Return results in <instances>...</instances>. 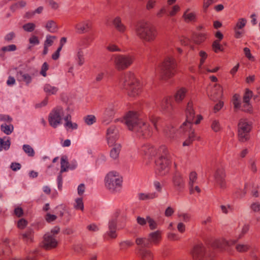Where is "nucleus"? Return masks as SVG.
<instances>
[{"label": "nucleus", "mask_w": 260, "mask_h": 260, "mask_svg": "<svg viewBox=\"0 0 260 260\" xmlns=\"http://www.w3.org/2000/svg\"><path fill=\"white\" fill-rule=\"evenodd\" d=\"M211 127V129L216 133L219 132L221 129L219 121L216 119H214L212 121Z\"/></svg>", "instance_id": "8fccbe9b"}, {"label": "nucleus", "mask_w": 260, "mask_h": 260, "mask_svg": "<svg viewBox=\"0 0 260 260\" xmlns=\"http://www.w3.org/2000/svg\"><path fill=\"white\" fill-rule=\"evenodd\" d=\"M177 63L172 56L166 57L156 69V73L161 81H168L176 74Z\"/></svg>", "instance_id": "7ed1b4c3"}, {"label": "nucleus", "mask_w": 260, "mask_h": 260, "mask_svg": "<svg viewBox=\"0 0 260 260\" xmlns=\"http://www.w3.org/2000/svg\"><path fill=\"white\" fill-rule=\"evenodd\" d=\"M138 37L143 42H151L154 41L156 38L154 34H137Z\"/></svg>", "instance_id": "2f4dec72"}, {"label": "nucleus", "mask_w": 260, "mask_h": 260, "mask_svg": "<svg viewBox=\"0 0 260 260\" xmlns=\"http://www.w3.org/2000/svg\"><path fill=\"white\" fill-rule=\"evenodd\" d=\"M162 232L157 230L150 232L148 236L147 242L149 246L158 245L162 240Z\"/></svg>", "instance_id": "4468645a"}, {"label": "nucleus", "mask_w": 260, "mask_h": 260, "mask_svg": "<svg viewBox=\"0 0 260 260\" xmlns=\"http://www.w3.org/2000/svg\"><path fill=\"white\" fill-rule=\"evenodd\" d=\"M77 30L79 31H90L91 29V24L89 23L82 22L76 25Z\"/></svg>", "instance_id": "58836bf2"}, {"label": "nucleus", "mask_w": 260, "mask_h": 260, "mask_svg": "<svg viewBox=\"0 0 260 260\" xmlns=\"http://www.w3.org/2000/svg\"><path fill=\"white\" fill-rule=\"evenodd\" d=\"M186 121L183 123H189L192 126V123L199 124L203 119L202 116L198 115L195 116V112L193 109V104L192 101H189L187 104L186 108Z\"/></svg>", "instance_id": "9d476101"}, {"label": "nucleus", "mask_w": 260, "mask_h": 260, "mask_svg": "<svg viewBox=\"0 0 260 260\" xmlns=\"http://www.w3.org/2000/svg\"><path fill=\"white\" fill-rule=\"evenodd\" d=\"M74 207L76 210H80L82 211L84 210V204L82 198H78L75 199L74 204Z\"/></svg>", "instance_id": "a18cd8bd"}, {"label": "nucleus", "mask_w": 260, "mask_h": 260, "mask_svg": "<svg viewBox=\"0 0 260 260\" xmlns=\"http://www.w3.org/2000/svg\"><path fill=\"white\" fill-rule=\"evenodd\" d=\"M138 255L141 260H153V254L148 249L140 248L138 250Z\"/></svg>", "instance_id": "412c9836"}, {"label": "nucleus", "mask_w": 260, "mask_h": 260, "mask_svg": "<svg viewBox=\"0 0 260 260\" xmlns=\"http://www.w3.org/2000/svg\"><path fill=\"white\" fill-rule=\"evenodd\" d=\"M22 149L24 152L29 156L33 157L35 152L31 146L29 145L25 144L23 145Z\"/></svg>", "instance_id": "49530a36"}, {"label": "nucleus", "mask_w": 260, "mask_h": 260, "mask_svg": "<svg viewBox=\"0 0 260 260\" xmlns=\"http://www.w3.org/2000/svg\"><path fill=\"white\" fill-rule=\"evenodd\" d=\"M69 110V107L66 109L61 106L54 108L49 113L48 117V121L50 126L53 128H56L61 125Z\"/></svg>", "instance_id": "423d86ee"}, {"label": "nucleus", "mask_w": 260, "mask_h": 260, "mask_svg": "<svg viewBox=\"0 0 260 260\" xmlns=\"http://www.w3.org/2000/svg\"><path fill=\"white\" fill-rule=\"evenodd\" d=\"M197 179V174L195 172H191L189 175L188 185L194 184Z\"/></svg>", "instance_id": "bf43d9fd"}, {"label": "nucleus", "mask_w": 260, "mask_h": 260, "mask_svg": "<svg viewBox=\"0 0 260 260\" xmlns=\"http://www.w3.org/2000/svg\"><path fill=\"white\" fill-rule=\"evenodd\" d=\"M220 208L222 212L224 214H228L233 210V206L230 205H221Z\"/></svg>", "instance_id": "e2e57ef3"}, {"label": "nucleus", "mask_w": 260, "mask_h": 260, "mask_svg": "<svg viewBox=\"0 0 260 260\" xmlns=\"http://www.w3.org/2000/svg\"><path fill=\"white\" fill-rule=\"evenodd\" d=\"M243 53L245 56L251 61H254L255 60V57L252 55L251 53L250 49L248 47H245L243 48Z\"/></svg>", "instance_id": "603ef678"}, {"label": "nucleus", "mask_w": 260, "mask_h": 260, "mask_svg": "<svg viewBox=\"0 0 260 260\" xmlns=\"http://www.w3.org/2000/svg\"><path fill=\"white\" fill-rule=\"evenodd\" d=\"M247 20L245 18H240L238 19L235 27L234 29L235 31L242 29L246 25Z\"/></svg>", "instance_id": "de8ad7c7"}, {"label": "nucleus", "mask_w": 260, "mask_h": 260, "mask_svg": "<svg viewBox=\"0 0 260 260\" xmlns=\"http://www.w3.org/2000/svg\"><path fill=\"white\" fill-rule=\"evenodd\" d=\"M84 120L86 124L90 125L96 122V119L94 115H88L84 117Z\"/></svg>", "instance_id": "5fc2aeb1"}, {"label": "nucleus", "mask_w": 260, "mask_h": 260, "mask_svg": "<svg viewBox=\"0 0 260 260\" xmlns=\"http://www.w3.org/2000/svg\"><path fill=\"white\" fill-rule=\"evenodd\" d=\"M160 110L166 114L171 115L174 112L172 99L171 96L165 97L160 104Z\"/></svg>", "instance_id": "f8f14e48"}, {"label": "nucleus", "mask_w": 260, "mask_h": 260, "mask_svg": "<svg viewBox=\"0 0 260 260\" xmlns=\"http://www.w3.org/2000/svg\"><path fill=\"white\" fill-rule=\"evenodd\" d=\"M71 119L72 116L71 114L69 112L67 113L64 120V123L63 124L64 127L67 131H73L78 128V124L75 122H72Z\"/></svg>", "instance_id": "4be33fe9"}, {"label": "nucleus", "mask_w": 260, "mask_h": 260, "mask_svg": "<svg viewBox=\"0 0 260 260\" xmlns=\"http://www.w3.org/2000/svg\"><path fill=\"white\" fill-rule=\"evenodd\" d=\"M208 94L212 101L220 98L222 95V87L219 84H215L210 91H208Z\"/></svg>", "instance_id": "f3484780"}, {"label": "nucleus", "mask_w": 260, "mask_h": 260, "mask_svg": "<svg viewBox=\"0 0 260 260\" xmlns=\"http://www.w3.org/2000/svg\"><path fill=\"white\" fill-rule=\"evenodd\" d=\"M77 61L79 66H82L84 62L83 52L80 49L78 51L77 53Z\"/></svg>", "instance_id": "69168bd1"}, {"label": "nucleus", "mask_w": 260, "mask_h": 260, "mask_svg": "<svg viewBox=\"0 0 260 260\" xmlns=\"http://www.w3.org/2000/svg\"><path fill=\"white\" fill-rule=\"evenodd\" d=\"M17 78L18 81H23L27 84L30 83L31 81V77L29 74L22 72H19L17 73Z\"/></svg>", "instance_id": "f704fd0d"}, {"label": "nucleus", "mask_w": 260, "mask_h": 260, "mask_svg": "<svg viewBox=\"0 0 260 260\" xmlns=\"http://www.w3.org/2000/svg\"><path fill=\"white\" fill-rule=\"evenodd\" d=\"M250 246L247 244H238L236 246L237 250L240 252H244L248 251Z\"/></svg>", "instance_id": "4d7b16f0"}, {"label": "nucleus", "mask_w": 260, "mask_h": 260, "mask_svg": "<svg viewBox=\"0 0 260 260\" xmlns=\"http://www.w3.org/2000/svg\"><path fill=\"white\" fill-rule=\"evenodd\" d=\"M188 90V88L185 87L178 88L174 95L176 102L179 103L182 102L186 97Z\"/></svg>", "instance_id": "aec40b11"}, {"label": "nucleus", "mask_w": 260, "mask_h": 260, "mask_svg": "<svg viewBox=\"0 0 260 260\" xmlns=\"http://www.w3.org/2000/svg\"><path fill=\"white\" fill-rule=\"evenodd\" d=\"M199 56H200V63L199 64V69L201 72H204V69L205 67L204 66V63L206 59L207 58L208 54L204 51H201L199 52Z\"/></svg>", "instance_id": "c9c22d12"}, {"label": "nucleus", "mask_w": 260, "mask_h": 260, "mask_svg": "<svg viewBox=\"0 0 260 260\" xmlns=\"http://www.w3.org/2000/svg\"><path fill=\"white\" fill-rule=\"evenodd\" d=\"M228 245H229V243L224 239L216 240L213 243V246L214 248L219 249L221 250H224L225 247Z\"/></svg>", "instance_id": "e433bc0d"}, {"label": "nucleus", "mask_w": 260, "mask_h": 260, "mask_svg": "<svg viewBox=\"0 0 260 260\" xmlns=\"http://www.w3.org/2000/svg\"><path fill=\"white\" fill-rule=\"evenodd\" d=\"M156 174L158 176H164L169 174L172 166L171 156L165 147L163 153L156 161Z\"/></svg>", "instance_id": "39448f33"}, {"label": "nucleus", "mask_w": 260, "mask_h": 260, "mask_svg": "<svg viewBox=\"0 0 260 260\" xmlns=\"http://www.w3.org/2000/svg\"><path fill=\"white\" fill-rule=\"evenodd\" d=\"M11 145V139L9 137L0 138V151L8 150Z\"/></svg>", "instance_id": "c756f323"}, {"label": "nucleus", "mask_w": 260, "mask_h": 260, "mask_svg": "<svg viewBox=\"0 0 260 260\" xmlns=\"http://www.w3.org/2000/svg\"><path fill=\"white\" fill-rule=\"evenodd\" d=\"M190 254L193 260H213L206 252L205 248L201 243L194 245L190 251Z\"/></svg>", "instance_id": "6e6552de"}, {"label": "nucleus", "mask_w": 260, "mask_h": 260, "mask_svg": "<svg viewBox=\"0 0 260 260\" xmlns=\"http://www.w3.org/2000/svg\"><path fill=\"white\" fill-rule=\"evenodd\" d=\"M124 120L128 129L135 133L138 137L146 138L152 135V127L148 122L139 118L137 112L129 111L125 115Z\"/></svg>", "instance_id": "f257e3e1"}, {"label": "nucleus", "mask_w": 260, "mask_h": 260, "mask_svg": "<svg viewBox=\"0 0 260 260\" xmlns=\"http://www.w3.org/2000/svg\"><path fill=\"white\" fill-rule=\"evenodd\" d=\"M134 30L140 32H152L154 31L153 27L144 20H139L135 23Z\"/></svg>", "instance_id": "2eb2a0df"}, {"label": "nucleus", "mask_w": 260, "mask_h": 260, "mask_svg": "<svg viewBox=\"0 0 260 260\" xmlns=\"http://www.w3.org/2000/svg\"><path fill=\"white\" fill-rule=\"evenodd\" d=\"M178 132L188 135V138L183 143V146H189L194 140H199L200 138V137L196 136L194 130L189 123H183Z\"/></svg>", "instance_id": "1a4fd4ad"}, {"label": "nucleus", "mask_w": 260, "mask_h": 260, "mask_svg": "<svg viewBox=\"0 0 260 260\" xmlns=\"http://www.w3.org/2000/svg\"><path fill=\"white\" fill-rule=\"evenodd\" d=\"M138 197L139 200H148L157 198L158 194L154 192L149 193H139L138 194Z\"/></svg>", "instance_id": "473e14b6"}, {"label": "nucleus", "mask_w": 260, "mask_h": 260, "mask_svg": "<svg viewBox=\"0 0 260 260\" xmlns=\"http://www.w3.org/2000/svg\"><path fill=\"white\" fill-rule=\"evenodd\" d=\"M58 241L56 237L51 234H46L44 236L43 247L46 249H51L57 247Z\"/></svg>", "instance_id": "ddd939ff"}, {"label": "nucleus", "mask_w": 260, "mask_h": 260, "mask_svg": "<svg viewBox=\"0 0 260 260\" xmlns=\"http://www.w3.org/2000/svg\"><path fill=\"white\" fill-rule=\"evenodd\" d=\"M251 129V126L250 124L245 119L240 120L238 124V130L244 132H250Z\"/></svg>", "instance_id": "4c0bfd02"}, {"label": "nucleus", "mask_w": 260, "mask_h": 260, "mask_svg": "<svg viewBox=\"0 0 260 260\" xmlns=\"http://www.w3.org/2000/svg\"><path fill=\"white\" fill-rule=\"evenodd\" d=\"M149 119L153 124L155 128L157 130V127L156 124L160 119L159 117L154 115V114H151L149 116Z\"/></svg>", "instance_id": "680f3d73"}, {"label": "nucleus", "mask_w": 260, "mask_h": 260, "mask_svg": "<svg viewBox=\"0 0 260 260\" xmlns=\"http://www.w3.org/2000/svg\"><path fill=\"white\" fill-rule=\"evenodd\" d=\"M111 150L110 152V156L113 160H116L119 157L120 151L121 150V145L120 144H115Z\"/></svg>", "instance_id": "c85d7f7f"}, {"label": "nucleus", "mask_w": 260, "mask_h": 260, "mask_svg": "<svg viewBox=\"0 0 260 260\" xmlns=\"http://www.w3.org/2000/svg\"><path fill=\"white\" fill-rule=\"evenodd\" d=\"M36 25L33 23H28L24 24L23 26V28L24 31L31 32L35 30Z\"/></svg>", "instance_id": "0e129e2a"}, {"label": "nucleus", "mask_w": 260, "mask_h": 260, "mask_svg": "<svg viewBox=\"0 0 260 260\" xmlns=\"http://www.w3.org/2000/svg\"><path fill=\"white\" fill-rule=\"evenodd\" d=\"M252 96V91L246 90L243 96V110L250 112L251 110V107L249 101Z\"/></svg>", "instance_id": "393cba45"}, {"label": "nucleus", "mask_w": 260, "mask_h": 260, "mask_svg": "<svg viewBox=\"0 0 260 260\" xmlns=\"http://www.w3.org/2000/svg\"><path fill=\"white\" fill-rule=\"evenodd\" d=\"M14 127L12 124H2L1 125V130L7 135H10L13 131Z\"/></svg>", "instance_id": "ea45409f"}, {"label": "nucleus", "mask_w": 260, "mask_h": 260, "mask_svg": "<svg viewBox=\"0 0 260 260\" xmlns=\"http://www.w3.org/2000/svg\"><path fill=\"white\" fill-rule=\"evenodd\" d=\"M69 168V162L68 161V158L66 156H62L61 158V170L60 173H62L64 172H67Z\"/></svg>", "instance_id": "37998d69"}, {"label": "nucleus", "mask_w": 260, "mask_h": 260, "mask_svg": "<svg viewBox=\"0 0 260 260\" xmlns=\"http://www.w3.org/2000/svg\"><path fill=\"white\" fill-rule=\"evenodd\" d=\"M33 231L31 230H27L21 234V239L27 243H31L33 240Z\"/></svg>", "instance_id": "72a5a7b5"}, {"label": "nucleus", "mask_w": 260, "mask_h": 260, "mask_svg": "<svg viewBox=\"0 0 260 260\" xmlns=\"http://www.w3.org/2000/svg\"><path fill=\"white\" fill-rule=\"evenodd\" d=\"M117 216L118 213L116 212L114 214L109 221V230L107 232V235L110 238L112 239H115L117 237L116 230Z\"/></svg>", "instance_id": "dca6fc26"}, {"label": "nucleus", "mask_w": 260, "mask_h": 260, "mask_svg": "<svg viewBox=\"0 0 260 260\" xmlns=\"http://www.w3.org/2000/svg\"><path fill=\"white\" fill-rule=\"evenodd\" d=\"M147 238H138L136 240V243L138 245H141L144 247L149 246L148 243Z\"/></svg>", "instance_id": "13d9d810"}, {"label": "nucleus", "mask_w": 260, "mask_h": 260, "mask_svg": "<svg viewBox=\"0 0 260 260\" xmlns=\"http://www.w3.org/2000/svg\"><path fill=\"white\" fill-rule=\"evenodd\" d=\"M206 39V36L204 34H195L192 37V41L197 44H200Z\"/></svg>", "instance_id": "79ce46f5"}, {"label": "nucleus", "mask_w": 260, "mask_h": 260, "mask_svg": "<svg viewBox=\"0 0 260 260\" xmlns=\"http://www.w3.org/2000/svg\"><path fill=\"white\" fill-rule=\"evenodd\" d=\"M111 59L117 70L123 71L133 63L135 57L131 54H114L112 55Z\"/></svg>", "instance_id": "0eeeda50"}, {"label": "nucleus", "mask_w": 260, "mask_h": 260, "mask_svg": "<svg viewBox=\"0 0 260 260\" xmlns=\"http://www.w3.org/2000/svg\"><path fill=\"white\" fill-rule=\"evenodd\" d=\"M183 17L186 22H193L196 20L195 14L193 13H188L187 11L184 13Z\"/></svg>", "instance_id": "09e8293b"}, {"label": "nucleus", "mask_w": 260, "mask_h": 260, "mask_svg": "<svg viewBox=\"0 0 260 260\" xmlns=\"http://www.w3.org/2000/svg\"><path fill=\"white\" fill-rule=\"evenodd\" d=\"M224 173L222 169H217L214 173V178L216 183L220 186V187L223 188L225 183L224 181Z\"/></svg>", "instance_id": "5701e85b"}, {"label": "nucleus", "mask_w": 260, "mask_h": 260, "mask_svg": "<svg viewBox=\"0 0 260 260\" xmlns=\"http://www.w3.org/2000/svg\"><path fill=\"white\" fill-rule=\"evenodd\" d=\"M119 88L131 98L139 96L143 91V84L134 73H125L119 81Z\"/></svg>", "instance_id": "f03ea898"}, {"label": "nucleus", "mask_w": 260, "mask_h": 260, "mask_svg": "<svg viewBox=\"0 0 260 260\" xmlns=\"http://www.w3.org/2000/svg\"><path fill=\"white\" fill-rule=\"evenodd\" d=\"M215 37L217 40L213 43L212 48L215 52L218 53L223 50L222 46L219 44V41L223 38V35L222 34H216Z\"/></svg>", "instance_id": "bb28decb"}, {"label": "nucleus", "mask_w": 260, "mask_h": 260, "mask_svg": "<svg viewBox=\"0 0 260 260\" xmlns=\"http://www.w3.org/2000/svg\"><path fill=\"white\" fill-rule=\"evenodd\" d=\"M58 90L57 87L50 84H45L44 86V91L47 95L55 94Z\"/></svg>", "instance_id": "7c9ffc66"}, {"label": "nucleus", "mask_w": 260, "mask_h": 260, "mask_svg": "<svg viewBox=\"0 0 260 260\" xmlns=\"http://www.w3.org/2000/svg\"><path fill=\"white\" fill-rule=\"evenodd\" d=\"M249 132H244L238 130V138L240 141L245 142L250 139V134Z\"/></svg>", "instance_id": "a19ab883"}, {"label": "nucleus", "mask_w": 260, "mask_h": 260, "mask_svg": "<svg viewBox=\"0 0 260 260\" xmlns=\"http://www.w3.org/2000/svg\"><path fill=\"white\" fill-rule=\"evenodd\" d=\"M45 27L47 31L50 32H56L60 31L58 26L53 20L48 21L45 24Z\"/></svg>", "instance_id": "cd10ccee"}, {"label": "nucleus", "mask_w": 260, "mask_h": 260, "mask_svg": "<svg viewBox=\"0 0 260 260\" xmlns=\"http://www.w3.org/2000/svg\"><path fill=\"white\" fill-rule=\"evenodd\" d=\"M164 136L170 141L174 140L177 135L176 131L172 126H167L163 130Z\"/></svg>", "instance_id": "b1692460"}, {"label": "nucleus", "mask_w": 260, "mask_h": 260, "mask_svg": "<svg viewBox=\"0 0 260 260\" xmlns=\"http://www.w3.org/2000/svg\"><path fill=\"white\" fill-rule=\"evenodd\" d=\"M112 23L118 31L123 32L127 31L126 27L122 23L120 16H116L112 20Z\"/></svg>", "instance_id": "a878e982"}, {"label": "nucleus", "mask_w": 260, "mask_h": 260, "mask_svg": "<svg viewBox=\"0 0 260 260\" xmlns=\"http://www.w3.org/2000/svg\"><path fill=\"white\" fill-rule=\"evenodd\" d=\"M26 5V3L24 1H20L11 7V10L15 11L17 8L24 7Z\"/></svg>", "instance_id": "774afa93"}, {"label": "nucleus", "mask_w": 260, "mask_h": 260, "mask_svg": "<svg viewBox=\"0 0 260 260\" xmlns=\"http://www.w3.org/2000/svg\"><path fill=\"white\" fill-rule=\"evenodd\" d=\"M147 221L148 223L149 229L151 230H154L157 229L158 224L155 220L148 216H147Z\"/></svg>", "instance_id": "6e6d98bb"}, {"label": "nucleus", "mask_w": 260, "mask_h": 260, "mask_svg": "<svg viewBox=\"0 0 260 260\" xmlns=\"http://www.w3.org/2000/svg\"><path fill=\"white\" fill-rule=\"evenodd\" d=\"M115 113L114 110L112 107H108L106 109L104 112L105 117H108L111 118Z\"/></svg>", "instance_id": "052dcab7"}, {"label": "nucleus", "mask_w": 260, "mask_h": 260, "mask_svg": "<svg viewBox=\"0 0 260 260\" xmlns=\"http://www.w3.org/2000/svg\"><path fill=\"white\" fill-rule=\"evenodd\" d=\"M104 182L107 189L111 192H116L120 191L122 188L123 178L118 172L112 171L106 175Z\"/></svg>", "instance_id": "20e7f679"}, {"label": "nucleus", "mask_w": 260, "mask_h": 260, "mask_svg": "<svg viewBox=\"0 0 260 260\" xmlns=\"http://www.w3.org/2000/svg\"><path fill=\"white\" fill-rule=\"evenodd\" d=\"M140 153L143 155L150 157L156 154V149L150 144H145L142 146L140 149Z\"/></svg>", "instance_id": "6ab92c4d"}, {"label": "nucleus", "mask_w": 260, "mask_h": 260, "mask_svg": "<svg viewBox=\"0 0 260 260\" xmlns=\"http://www.w3.org/2000/svg\"><path fill=\"white\" fill-rule=\"evenodd\" d=\"M178 217L181 221L185 222H189L191 219L190 215L189 214L183 212L178 213Z\"/></svg>", "instance_id": "864d4df0"}, {"label": "nucleus", "mask_w": 260, "mask_h": 260, "mask_svg": "<svg viewBox=\"0 0 260 260\" xmlns=\"http://www.w3.org/2000/svg\"><path fill=\"white\" fill-rule=\"evenodd\" d=\"M188 187L190 194H194L196 192L199 194L201 191L200 188L198 186H194V184L188 185Z\"/></svg>", "instance_id": "338daca9"}, {"label": "nucleus", "mask_w": 260, "mask_h": 260, "mask_svg": "<svg viewBox=\"0 0 260 260\" xmlns=\"http://www.w3.org/2000/svg\"><path fill=\"white\" fill-rule=\"evenodd\" d=\"M173 183L174 187L179 191H182L185 186V181L182 176L180 174H175L173 178Z\"/></svg>", "instance_id": "a211bd4d"}, {"label": "nucleus", "mask_w": 260, "mask_h": 260, "mask_svg": "<svg viewBox=\"0 0 260 260\" xmlns=\"http://www.w3.org/2000/svg\"><path fill=\"white\" fill-rule=\"evenodd\" d=\"M106 138L109 146H112L119 138L118 131L114 125L110 126L106 131Z\"/></svg>", "instance_id": "9b49d317"}, {"label": "nucleus", "mask_w": 260, "mask_h": 260, "mask_svg": "<svg viewBox=\"0 0 260 260\" xmlns=\"http://www.w3.org/2000/svg\"><path fill=\"white\" fill-rule=\"evenodd\" d=\"M232 103L235 109H238L241 106V98L238 94H235L232 98Z\"/></svg>", "instance_id": "c03bdc74"}, {"label": "nucleus", "mask_w": 260, "mask_h": 260, "mask_svg": "<svg viewBox=\"0 0 260 260\" xmlns=\"http://www.w3.org/2000/svg\"><path fill=\"white\" fill-rule=\"evenodd\" d=\"M16 46L15 45H10L7 46L3 47L0 52V56L3 57L4 55V52L6 51H13L16 50Z\"/></svg>", "instance_id": "3c124183"}]
</instances>
